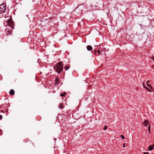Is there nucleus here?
<instances>
[{"instance_id": "obj_1", "label": "nucleus", "mask_w": 154, "mask_h": 154, "mask_svg": "<svg viewBox=\"0 0 154 154\" xmlns=\"http://www.w3.org/2000/svg\"><path fill=\"white\" fill-rule=\"evenodd\" d=\"M55 71L58 73H60L63 70V65L61 62H59L57 64L54 65V66Z\"/></svg>"}, {"instance_id": "obj_2", "label": "nucleus", "mask_w": 154, "mask_h": 154, "mask_svg": "<svg viewBox=\"0 0 154 154\" xmlns=\"http://www.w3.org/2000/svg\"><path fill=\"white\" fill-rule=\"evenodd\" d=\"M14 28H11V27L9 26H6V28L5 29V32L6 34L7 35H11L12 32V29H14Z\"/></svg>"}, {"instance_id": "obj_3", "label": "nucleus", "mask_w": 154, "mask_h": 154, "mask_svg": "<svg viewBox=\"0 0 154 154\" xmlns=\"http://www.w3.org/2000/svg\"><path fill=\"white\" fill-rule=\"evenodd\" d=\"M6 7L4 3L0 5V14L4 13L5 11Z\"/></svg>"}, {"instance_id": "obj_4", "label": "nucleus", "mask_w": 154, "mask_h": 154, "mask_svg": "<svg viewBox=\"0 0 154 154\" xmlns=\"http://www.w3.org/2000/svg\"><path fill=\"white\" fill-rule=\"evenodd\" d=\"M7 23L8 25L7 26H9L11 28H14V25L11 19L10 18L8 20Z\"/></svg>"}, {"instance_id": "obj_5", "label": "nucleus", "mask_w": 154, "mask_h": 154, "mask_svg": "<svg viewBox=\"0 0 154 154\" xmlns=\"http://www.w3.org/2000/svg\"><path fill=\"white\" fill-rule=\"evenodd\" d=\"M59 78L58 77H56L55 78V85H57L59 83Z\"/></svg>"}, {"instance_id": "obj_6", "label": "nucleus", "mask_w": 154, "mask_h": 154, "mask_svg": "<svg viewBox=\"0 0 154 154\" xmlns=\"http://www.w3.org/2000/svg\"><path fill=\"white\" fill-rule=\"evenodd\" d=\"M149 123V121L146 120H145L143 123V126H146Z\"/></svg>"}, {"instance_id": "obj_7", "label": "nucleus", "mask_w": 154, "mask_h": 154, "mask_svg": "<svg viewBox=\"0 0 154 154\" xmlns=\"http://www.w3.org/2000/svg\"><path fill=\"white\" fill-rule=\"evenodd\" d=\"M150 83V81H147L146 82V84H147V86L149 87V88H150V89H152L153 88L149 84V83Z\"/></svg>"}, {"instance_id": "obj_8", "label": "nucleus", "mask_w": 154, "mask_h": 154, "mask_svg": "<svg viewBox=\"0 0 154 154\" xmlns=\"http://www.w3.org/2000/svg\"><path fill=\"white\" fill-rule=\"evenodd\" d=\"M9 93L11 95H13L14 94V91L12 89L10 91Z\"/></svg>"}, {"instance_id": "obj_9", "label": "nucleus", "mask_w": 154, "mask_h": 154, "mask_svg": "<svg viewBox=\"0 0 154 154\" xmlns=\"http://www.w3.org/2000/svg\"><path fill=\"white\" fill-rule=\"evenodd\" d=\"M87 49L88 51H91L92 50V48L91 46L88 45L87 46Z\"/></svg>"}, {"instance_id": "obj_10", "label": "nucleus", "mask_w": 154, "mask_h": 154, "mask_svg": "<svg viewBox=\"0 0 154 154\" xmlns=\"http://www.w3.org/2000/svg\"><path fill=\"white\" fill-rule=\"evenodd\" d=\"M84 4H82V5H79L78 6H77V7H76L75 9H77V8H79V7H80V8H84L85 7V6H84Z\"/></svg>"}, {"instance_id": "obj_11", "label": "nucleus", "mask_w": 154, "mask_h": 154, "mask_svg": "<svg viewBox=\"0 0 154 154\" xmlns=\"http://www.w3.org/2000/svg\"><path fill=\"white\" fill-rule=\"evenodd\" d=\"M143 87L145 89H146L148 91H149V92H150V89L149 88H147V87H146V86H145V85L144 84H143Z\"/></svg>"}, {"instance_id": "obj_12", "label": "nucleus", "mask_w": 154, "mask_h": 154, "mask_svg": "<svg viewBox=\"0 0 154 154\" xmlns=\"http://www.w3.org/2000/svg\"><path fill=\"white\" fill-rule=\"evenodd\" d=\"M59 107L60 109H63V104L62 103H60L59 104Z\"/></svg>"}, {"instance_id": "obj_13", "label": "nucleus", "mask_w": 154, "mask_h": 154, "mask_svg": "<svg viewBox=\"0 0 154 154\" xmlns=\"http://www.w3.org/2000/svg\"><path fill=\"white\" fill-rule=\"evenodd\" d=\"M66 94V92H64L63 93H61L60 94V96L61 97H64L65 95Z\"/></svg>"}, {"instance_id": "obj_14", "label": "nucleus", "mask_w": 154, "mask_h": 154, "mask_svg": "<svg viewBox=\"0 0 154 154\" xmlns=\"http://www.w3.org/2000/svg\"><path fill=\"white\" fill-rule=\"evenodd\" d=\"M153 149V148H152V146H150L149 147L148 150L149 151H151Z\"/></svg>"}, {"instance_id": "obj_15", "label": "nucleus", "mask_w": 154, "mask_h": 154, "mask_svg": "<svg viewBox=\"0 0 154 154\" xmlns=\"http://www.w3.org/2000/svg\"><path fill=\"white\" fill-rule=\"evenodd\" d=\"M150 125H149V126H148V131L149 133L150 134L151 133V132H150Z\"/></svg>"}, {"instance_id": "obj_16", "label": "nucleus", "mask_w": 154, "mask_h": 154, "mask_svg": "<svg viewBox=\"0 0 154 154\" xmlns=\"http://www.w3.org/2000/svg\"><path fill=\"white\" fill-rule=\"evenodd\" d=\"M69 67L68 66H66L65 68V69L66 70H68L69 69Z\"/></svg>"}, {"instance_id": "obj_17", "label": "nucleus", "mask_w": 154, "mask_h": 154, "mask_svg": "<svg viewBox=\"0 0 154 154\" xmlns=\"http://www.w3.org/2000/svg\"><path fill=\"white\" fill-rule=\"evenodd\" d=\"M107 126L106 125H105L103 129L104 130H106L107 129Z\"/></svg>"}, {"instance_id": "obj_18", "label": "nucleus", "mask_w": 154, "mask_h": 154, "mask_svg": "<svg viewBox=\"0 0 154 154\" xmlns=\"http://www.w3.org/2000/svg\"><path fill=\"white\" fill-rule=\"evenodd\" d=\"M121 137L123 139H124L125 138L124 136L122 135H121Z\"/></svg>"}, {"instance_id": "obj_19", "label": "nucleus", "mask_w": 154, "mask_h": 154, "mask_svg": "<svg viewBox=\"0 0 154 154\" xmlns=\"http://www.w3.org/2000/svg\"><path fill=\"white\" fill-rule=\"evenodd\" d=\"M97 51L98 54H100V51L99 50H97Z\"/></svg>"}, {"instance_id": "obj_20", "label": "nucleus", "mask_w": 154, "mask_h": 154, "mask_svg": "<svg viewBox=\"0 0 154 154\" xmlns=\"http://www.w3.org/2000/svg\"><path fill=\"white\" fill-rule=\"evenodd\" d=\"M2 118V115H0V120H1Z\"/></svg>"}, {"instance_id": "obj_21", "label": "nucleus", "mask_w": 154, "mask_h": 154, "mask_svg": "<svg viewBox=\"0 0 154 154\" xmlns=\"http://www.w3.org/2000/svg\"><path fill=\"white\" fill-rule=\"evenodd\" d=\"M125 143H123V147H125Z\"/></svg>"}, {"instance_id": "obj_22", "label": "nucleus", "mask_w": 154, "mask_h": 154, "mask_svg": "<svg viewBox=\"0 0 154 154\" xmlns=\"http://www.w3.org/2000/svg\"><path fill=\"white\" fill-rule=\"evenodd\" d=\"M151 58L154 61V57H151Z\"/></svg>"}, {"instance_id": "obj_23", "label": "nucleus", "mask_w": 154, "mask_h": 154, "mask_svg": "<svg viewBox=\"0 0 154 154\" xmlns=\"http://www.w3.org/2000/svg\"><path fill=\"white\" fill-rule=\"evenodd\" d=\"M97 52V51H95V50L94 51V53H96Z\"/></svg>"}, {"instance_id": "obj_24", "label": "nucleus", "mask_w": 154, "mask_h": 154, "mask_svg": "<svg viewBox=\"0 0 154 154\" xmlns=\"http://www.w3.org/2000/svg\"><path fill=\"white\" fill-rule=\"evenodd\" d=\"M143 154H146V152H144Z\"/></svg>"}, {"instance_id": "obj_25", "label": "nucleus", "mask_w": 154, "mask_h": 154, "mask_svg": "<svg viewBox=\"0 0 154 154\" xmlns=\"http://www.w3.org/2000/svg\"><path fill=\"white\" fill-rule=\"evenodd\" d=\"M82 11V9H81V12Z\"/></svg>"}]
</instances>
